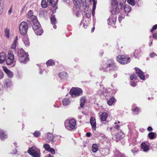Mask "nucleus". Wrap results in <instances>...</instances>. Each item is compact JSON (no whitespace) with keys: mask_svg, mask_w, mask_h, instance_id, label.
<instances>
[{"mask_svg":"<svg viewBox=\"0 0 157 157\" xmlns=\"http://www.w3.org/2000/svg\"><path fill=\"white\" fill-rule=\"evenodd\" d=\"M126 0H112L111 4L112 7L111 13L117 14L121 10L124 9L125 12H128L131 10V6L128 5H125Z\"/></svg>","mask_w":157,"mask_h":157,"instance_id":"f257e3e1","label":"nucleus"},{"mask_svg":"<svg viewBox=\"0 0 157 157\" xmlns=\"http://www.w3.org/2000/svg\"><path fill=\"white\" fill-rule=\"evenodd\" d=\"M18 60L21 63H25L28 62L29 58L28 55L22 49H19L17 52Z\"/></svg>","mask_w":157,"mask_h":157,"instance_id":"f03ea898","label":"nucleus"},{"mask_svg":"<svg viewBox=\"0 0 157 157\" xmlns=\"http://www.w3.org/2000/svg\"><path fill=\"white\" fill-rule=\"evenodd\" d=\"M33 24L32 25L33 28L36 34L37 35H41L43 33V31L42 28L40 27V25L39 22L36 20L34 19L33 21Z\"/></svg>","mask_w":157,"mask_h":157,"instance_id":"7ed1b4c3","label":"nucleus"},{"mask_svg":"<svg viewBox=\"0 0 157 157\" xmlns=\"http://www.w3.org/2000/svg\"><path fill=\"white\" fill-rule=\"evenodd\" d=\"M76 121L74 119L67 120L64 122L65 127L69 130L71 131L75 128Z\"/></svg>","mask_w":157,"mask_h":157,"instance_id":"20e7f679","label":"nucleus"},{"mask_svg":"<svg viewBox=\"0 0 157 157\" xmlns=\"http://www.w3.org/2000/svg\"><path fill=\"white\" fill-rule=\"evenodd\" d=\"M117 69L116 66L113 63L111 62V63L107 64V66H104L100 68L101 71H107L110 70H116Z\"/></svg>","mask_w":157,"mask_h":157,"instance_id":"39448f33","label":"nucleus"},{"mask_svg":"<svg viewBox=\"0 0 157 157\" xmlns=\"http://www.w3.org/2000/svg\"><path fill=\"white\" fill-rule=\"evenodd\" d=\"M19 31L20 34L23 35H25L28 30V25L27 23L25 21H22L19 26Z\"/></svg>","mask_w":157,"mask_h":157,"instance_id":"423d86ee","label":"nucleus"},{"mask_svg":"<svg viewBox=\"0 0 157 157\" xmlns=\"http://www.w3.org/2000/svg\"><path fill=\"white\" fill-rule=\"evenodd\" d=\"M5 61L6 64L8 65H13L14 62V56L11 51H9Z\"/></svg>","mask_w":157,"mask_h":157,"instance_id":"0eeeda50","label":"nucleus"},{"mask_svg":"<svg viewBox=\"0 0 157 157\" xmlns=\"http://www.w3.org/2000/svg\"><path fill=\"white\" fill-rule=\"evenodd\" d=\"M82 91L79 88H72L70 91V94L73 97H76L82 94Z\"/></svg>","mask_w":157,"mask_h":157,"instance_id":"6e6552de","label":"nucleus"},{"mask_svg":"<svg viewBox=\"0 0 157 157\" xmlns=\"http://www.w3.org/2000/svg\"><path fill=\"white\" fill-rule=\"evenodd\" d=\"M28 152L34 157H40V151L35 147H32L28 151Z\"/></svg>","mask_w":157,"mask_h":157,"instance_id":"1a4fd4ad","label":"nucleus"},{"mask_svg":"<svg viewBox=\"0 0 157 157\" xmlns=\"http://www.w3.org/2000/svg\"><path fill=\"white\" fill-rule=\"evenodd\" d=\"M117 60L120 63L122 64H127L129 62L130 58L124 55H119L117 57Z\"/></svg>","mask_w":157,"mask_h":157,"instance_id":"9d476101","label":"nucleus"},{"mask_svg":"<svg viewBox=\"0 0 157 157\" xmlns=\"http://www.w3.org/2000/svg\"><path fill=\"white\" fill-rule=\"evenodd\" d=\"M43 139L47 142L52 141L54 142V136L52 134L50 133H48L45 134L44 136L43 137Z\"/></svg>","mask_w":157,"mask_h":157,"instance_id":"9b49d317","label":"nucleus"},{"mask_svg":"<svg viewBox=\"0 0 157 157\" xmlns=\"http://www.w3.org/2000/svg\"><path fill=\"white\" fill-rule=\"evenodd\" d=\"M112 15H110L108 20V23L109 25H112L114 24L116 22V19L117 17L116 15H114V14H113Z\"/></svg>","mask_w":157,"mask_h":157,"instance_id":"f8f14e48","label":"nucleus"},{"mask_svg":"<svg viewBox=\"0 0 157 157\" xmlns=\"http://www.w3.org/2000/svg\"><path fill=\"white\" fill-rule=\"evenodd\" d=\"M135 69L136 74L140 79L142 80H144L145 77L144 73L138 67H135Z\"/></svg>","mask_w":157,"mask_h":157,"instance_id":"ddd939ff","label":"nucleus"},{"mask_svg":"<svg viewBox=\"0 0 157 157\" xmlns=\"http://www.w3.org/2000/svg\"><path fill=\"white\" fill-rule=\"evenodd\" d=\"M50 20L51 23L52 24L54 25L53 28L55 29H56L57 28L56 26L55 25L57 23L56 19L55 17V16L53 14H52L51 15L50 18Z\"/></svg>","mask_w":157,"mask_h":157,"instance_id":"4468645a","label":"nucleus"},{"mask_svg":"<svg viewBox=\"0 0 157 157\" xmlns=\"http://www.w3.org/2000/svg\"><path fill=\"white\" fill-rule=\"evenodd\" d=\"M90 123L92 126V129L95 130L96 129V122L95 119L93 117H91L90 120Z\"/></svg>","mask_w":157,"mask_h":157,"instance_id":"2eb2a0df","label":"nucleus"},{"mask_svg":"<svg viewBox=\"0 0 157 157\" xmlns=\"http://www.w3.org/2000/svg\"><path fill=\"white\" fill-rule=\"evenodd\" d=\"M3 70L9 77L12 78L13 77V73L11 71L9 70L6 67H4Z\"/></svg>","mask_w":157,"mask_h":157,"instance_id":"dca6fc26","label":"nucleus"},{"mask_svg":"<svg viewBox=\"0 0 157 157\" xmlns=\"http://www.w3.org/2000/svg\"><path fill=\"white\" fill-rule=\"evenodd\" d=\"M4 86L7 88L11 87L12 86V82L10 79H6L4 81Z\"/></svg>","mask_w":157,"mask_h":157,"instance_id":"f3484780","label":"nucleus"},{"mask_svg":"<svg viewBox=\"0 0 157 157\" xmlns=\"http://www.w3.org/2000/svg\"><path fill=\"white\" fill-rule=\"evenodd\" d=\"M6 55L5 52H2L0 53V63H3L5 60Z\"/></svg>","mask_w":157,"mask_h":157,"instance_id":"a211bd4d","label":"nucleus"},{"mask_svg":"<svg viewBox=\"0 0 157 157\" xmlns=\"http://www.w3.org/2000/svg\"><path fill=\"white\" fill-rule=\"evenodd\" d=\"M141 52L140 49H137L135 50L133 53V55L136 58L139 59V57L140 56Z\"/></svg>","mask_w":157,"mask_h":157,"instance_id":"6ab92c4d","label":"nucleus"},{"mask_svg":"<svg viewBox=\"0 0 157 157\" xmlns=\"http://www.w3.org/2000/svg\"><path fill=\"white\" fill-rule=\"evenodd\" d=\"M18 40V37L17 36L13 41V43L12 45L11 46V48L13 49H14V50H15L16 49V48L17 45V40Z\"/></svg>","mask_w":157,"mask_h":157,"instance_id":"aec40b11","label":"nucleus"},{"mask_svg":"<svg viewBox=\"0 0 157 157\" xmlns=\"http://www.w3.org/2000/svg\"><path fill=\"white\" fill-rule=\"evenodd\" d=\"M148 136L151 139H153L156 138L157 137V134L153 132H149L148 134Z\"/></svg>","mask_w":157,"mask_h":157,"instance_id":"412c9836","label":"nucleus"},{"mask_svg":"<svg viewBox=\"0 0 157 157\" xmlns=\"http://www.w3.org/2000/svg\"><path fill=\"white\" fill-rule=\"evenodd\" d=\"M108 117V114L105 112L103 113L100 116L101 119L102 121H104L106 120Z\"/></svg>","mask_w":157,"mask_h":157,"instance_id":"4be33fe9","label":"nucleus"},{"mask_svg":"<svg viewBox=\"0 0 157 157\" xmlns=\"http://www.w3.org/2000/svg\"><path fill=\"white\" fill-rule=\"evenodd\" d=\"M124 156L123 154L121 153L120 151H115L114 154V157H124Z\"/></svg>","mask_w":157,"mask_h":157,"instance_id":"5701e85b","label":"nucleus"},{"mask_svg":"<svg viewBox=\"0 0 157 157\" xmlns=\"http://www.w3.org/2000/svg\"><path fill=\"white\" fill-rule=\"evenodd\" d=\"M7 138L6 135L4 133L3 130H0V138L2 140L4 139Z\"/></svg>","mask_w":157,"mask_h":157,"instance_id":"b1692460","label":"nucleus"},{"mask_svg":"<svg viewBox=\"0 0 157 157\" xmlns=\"http://www.w3.org/2000/svg\"><path fill=\"white\" fill-rule=\"evenodd\" d=\"M86 101L85 97H82L80 99V106L81 108H82L84 105V103Z\"/></svg>","mask_w":157,"mask_h":157,"instance_id":"393cba45","label":"nucleus"},{"mask_svg":"<svg viewBox=\"0 0 157 157\" xmlns=\"http://www.w3.org/2000/svg\"><path fill=\"white\" fill-rule=\"evenodd\" d=\"M141 146L142 148L145 151H147L149 149L148 147L145 143H142Z\"/></svg>","mask_w":157,"mask_h":157,"instance_id":"a878e982","label":"nucleus"},{"mask_svg":"<svg viewBox=\"0 0 157 157\" xmlns=\"http://www.w3.org/2000/svg\"><path fill=\"white\" fill-rule=\"evenodd\" d=\"M93 2V6L92 9V14L93 16L94 14V11L96 9V5L97 4V2L95 1V0H92Z\"/></svg>","mask_w":157,"mask_h":157,"instance_id":"bb28decb","label":"nucleus"},{"mask_svg":"<svg viewBox=\"0 0 157 157\" xmlns=\"http://www.w3.org/2000/svg\"><path fill=\"white\" fill-rule=\"evenodd\" d=\"M115 98L114 97H111L107 101V103L108 105H112L114 102Z\"/></svg>","mask_w":157,"mask_h":157,"instance_id":"cd10ccee","label":"nucleus"},{"mask_svg":"<svg viewBox=\"0 0 157 157\" xmlns=\"http://www.w3.org/2000/svg\"><path fill=\"white\" fill-rule=\"evenodd\" d=\"M46 64L48 66H53L55 65V63L53 60L50 59L46 62Z\"/></svg>","mask_w":157,"mask_h":157,"instance_id":"c85d7f7f","label":"nucleus"},{"mask_svg":"<svg viewBox=\"0 0 157 157\" xmlns=\"http://www.w3.org/2000/svg\"><path fill=\"white\" fill-rule=\"evenodd\" d=\"M62 102L63 105L66 106L70 103V101L68 98H64L63 99Z\"/></svg>","mask_w":157,"mask_h":157,"instance_id":"c756f323","label":"nucleus"},{"mask_svg":"<svg viewBox=\"0 0 157 157\" xmlns=\"http://www.w3.org/2000/svg\"><path fill=\"white\" fill-rule=\"evenodd\" d=\"M92 151L93 152L95 153L96 152L98 149V145L96 144H94L92 146Z\"/></svg>","mask_w":157,"mask_h":157,"instance_id":"7c9ffc66","label":"nucleus"},{"mask_svg":"<svg viewBox=\"0 0 157 157\" xmlns=\"http://www.w3.org/2000/svg\"><path fill=\"white\" fill-rule=\"evenodd\" d=\"M124 136V134L123 132H120V134L119 133H117V134L116 135V138L117 139H120L121 138H123V137Z\"/></svg>","mask_w":157,"mask_h":157,"instance_id":"2f4dec72","label":"nucleus"},{"mask_svg":"<svg viewBox=\"0 0 157 157\" xmlns=\"http://www.w3.org/2000/svg\"><path fill=\"white\" fill-rule=\"evenodd\" d=\"M24 43L26 47H28L29 45V40L27 38H25L23 39Z\"/></svg>","mask_w":157,"mask_h":157,"instance_id":"473e14b6","label":"nucleus"},{"mask_svg":"<svg viewBox=\"0 0 157 157\" xmlns=\"http://www.w3.org/2000/svg\"><path fill=\"white\" fill-rule=\"evenodd\" d=\"M59 76L62 78L66 77L67 76V73L65 72H61L59 74Z\"/></svg>","mask_w":157,"mask_h":157,"instance_id":"72a5a7b5","label":"nucleus"},{"mask_svg":"<svg viewBox=\"0 0 157 157\" xmlns=\"http://www.w3.org/2000/svg\"><path fill=\"white\" fill-rule=\"evenodd\" d=\"M41 5L43 8H45L47 7V5L45 0H42L41 2Z\"/></svg>","mask_w":157,"mask_h":157,"instance_id":"f704fd0d","label":"nucleus"},{"mask_svg":"<svg viewBox=\"0 0 157 157\" xmlns=\"http://www.w3.org/2000/svg\"><path fill=\"white\" fill-rule=\"evenodd\" d=\"M43 147L46 150L48 151L51 148V147L49 144H46L43 145Z\"/></svg>","mask_w":157,"mask_h":157,"instance_id":"c9c22d12","label":"nucleus"},{"mask_svg":"<svg viewBox=\"0 0 157 157\" xmlns=\"http://www.w3.org/2000/svg\"><path fill=\"white\" fill-rule=\"evenodd\" d=\"M34 136L36 137H38L40 136V133L39 131H36L33 133Z\"/></svg>","mask_w":157,"mask_h":157,"instance_id":"e433bc0d","label":"nucleus"},{"mask_svg":"<svg viewBox=\"0 0 157 157\" xmlns=\"http://www.w3.org/2000/svg\"><path fill=\"white\" fill-rule=\"evenodd\" d=\"M127 2L129 4L133 6H134L135 4V0H127Z\"/></svg>","mask_w":157,"mask_h":157,"instance_id":"4c0bfd02","label":"nucleus"},{"mask_svg":"<svg viewBox=\"0 0 157 157\" xmlns=\"http://www.w3.org/2000/svg\"><path fill=\"white\" fill-rule=\"evenodd\" d=\"M5 34L6 36L9 37L10 35V30L8 29H6L5 31Z\"/></svg>","mask_w":157,"mask_h":157,"instance_id":"58836bf2","label":"nucleus"},{"mask_svg":"<svg viewBox=\"0 0 157 157\" xmlns=\"http://www.w3.org/2000/svg\"><path fill=\"white\" fill-rule=\"evenodd\" d=\"M74 3L75 5H78L81 2L82 0H73Z\"/></svg>","mask_w":157,"mask_h":157,"instance_id":"ea45409f","label":"nucleus"},{"mask_svg":"<svg viewBox=\"0 0 157 157\" xmlns=\"http://www.w3.org/2000/svg\"><path fill=\"white\" fill-rule=\"evenodd\" d=\"M48 151L51 152L53 154H55L56 153L55 150V149L51 147L50 148V149Z\"/></svg>","mask_w":157,"mask_h":157,"instance_id":"a19ab883","label":"nucleus"},{"mask_svg":"<svg viewBox=\"0 0 157 157\" xmlns=\"http://www.w3.org/2000/svg\"><path fill=\"white\" fill-rule=\"evenodd\" d=\"M157 29V24L154 25L151 30V32H153L154 30Z\"/></svg>","mask_w":157,"mask_h":157,"instance_id":"79ce46f5","label":"nucleus"},{"mask_svg":"<svg viewBox=\"0 0 157 157\" xmlns=\"http://www.w3.org/2000/svg\"><path fill=\"white\" fill-rule=\"evenodd\" d=\"M124 16L122 15L121 16L120 15L119 16V17H118V20L120 22V21L123 19H124Z\"/></svg>","mask_w":157,"mask_h":157,"instance_id":"37998d69","label":"nucleus"},{"mask_svg":"<svg viewBox=\"0 0 157 157\" xmlns=\"http://www.w3.org/2000/svg\"><path fill=\"white\" fill-rule=\"evenodd\" d=\"M136 77V75L133 74H131L130 77V78L131 80H132L133 79V78H135Z\"/></svg>","mask_w":157,"mask_h":157,"instance_id":"c03bdc74","label":"nucleus"},{"mask_svg":"<svg viewBox=\"0 0 157 157\" xmlns=\"http://www.w3.org/2000/svg\"><path fill=\"white\" fill-rule=\"evenodd\" d=\"M136 84L135 82L133 81H132L130 82V85L132 86H135L136 85Z\"/></svg>","mask_w":157,"mask_h":157,"instance_id":"a18cd8bd","label":"nucleus"},{"mask_svg":"<svg viewBox=\"0 0 157 157\" xmlns=\"http://www.w3.org/2000/svg\"><path fill=\"white\" fill-rule=\"evenodd\" d=\"M150 56L151 58H153L156 56V54L154 52L151 53L150 54Z\"/></svg>","mask_w":157,"mask_h":157,"instance_id":"49530a36","label":"nucleus"},{"mask_svg":"<svg viewBox=\"0 0 157 157\" xmlns=\"http://www.w3.org/2000/svg\"><path fill=\"white\" fill-rule=\"evenodd\" d=\"M138 110H139V108L138 107H136L134 109V112H135V114H137L138 113Z\"/></svg>","mask_w":157,"mask_h":157,"instance_id":"de8ad7c7","label":"nucleus"},{"mask_svg":"<svg viewBox=\"0 0 157 157\" xmlns=\"http://www.w3.org/2000/svg\"><path fill=\"white\" fill-rule=\"evenodd\" d=\"M3 76V72L0 71V79L2 78Z\"/></svg>","mask_w":157,"mask_h":157,"instance_id":"09e8293b","label":"nucleus"},{"mask_svg":"<svg viewBox=\"0 0 157 157\" xmlns=\"http://www.w3.org/2000/svg\"><path fill=\"white\" fill-rule=\"evenodd\" d=\"M53 0H48V3H49V5L51 6V5L53 3Z\"/></svg>","mask_w":157,"mask_h":157,"instance_id":"8fccbe9b","label":"nucleus"},{"mask_svg":"<svg viewBox=\"0 0 157 157\" xmlns=\"http://www.w3.org/2000/svg\"><path fill=\"white\" fill-rule=\"evenodd\" d=\"M32 14H33V12L31 10L29 11L28 13V15L29 16H30V15L32 16H33L34 17H35L34 16H33V15H32Z\"/></svg>","mask_w":157,"mask_h":157,"instance_id":"3c124183","label":"nucleus"},{"mask_svg":"<svg viewBox=\"0 0 157 157\" xmlns=\"http://www.w3.org/2000/svg\"><path fill=\"white\" fill-rule=\"evenodd\" d=\"M153 37L155 39H157V33H156L153 34Z\"/></svg>","mask_w":157,"mask_h":157,"instance_id":"603ef678","label":"nucleus"},{"mask_svg":"<svg viewBox=\"0 0 157 157\" xmlns=\"http://www.w3.org/2000/svg\"><path fill=\"white\" fill-rule=\"evenodd\" d=\"M85 15L88 18H89L90 17V14L89 13H86Z\"/></svg>","mask_w":157,"mask_h":157,"instance_id":"864d4df0","label":"nucleus"},{"mask_svg":"<svg viewBox=\"0 0 157 157\" xmlns=\"http://www.w3.org/2000/svg\"><path fill=\"white\" fill-rule=\"evenodd\" d=\"M147 130L148 131H152L153 130V129L151 127L149 126L147 128Z\"/></svg>","mask_w":157,"mask_h":157,"instance_id":"5fc2aeb1","label":"nucleus"},{"mask_svg":"<svg viewBox=\"0 0 157 157\" xmlns=\"http://www.w3.org/2000/svg\"><path fill=\"white\" fill-rule=\"evenodd\" d=\"M86 136L88 137H89L91 136V133L90 132H88L86 133Z\"/></svg>","mask_w":157,"mask_h":157,"instance_id":"6e6d98bb","label":"nucleus"},{"mask_svg":"<svg viewBox=\"0 0 157 157\" xmlns=\"http://www.w3.org/2000/svg\"><path fill=\"white\" fill-rule=\"evenodd\" d=\"M65 2L68 4H70L71 2L70 0H65Z\"/></svg>","mask_w":157,"mask_h":157,"instance_id":"4d7b16f0","label":"nucleus"},{"mask_svg":"<svg viewBox=\"0 0 157 157\" xmlns=\"http://www.w3.org/2000/svg\"><path fill=\"white\" fill-rule=\"evenodd\" d=\"M115 128L117 129H119V126L118 125H116Z\"/></svg>","mask_w":157,"mask_h":157,"instance_id":"13d9d810","label":"nucleus"},{"mask_svg":"<svg viewBox=\"0 0 157 157\" xmlns=\"http://www.w3.org/2000/svg\"><path fill=\"white\" fill-rule=\"evenodd\" d=\"M17 150L16 149H15V150L13 151V153L14 154H15L17 152Z\"/></svg>","mask_w":157,"mask_h":157,"instance_id":"bf43d9fd","label":"nucleus"},{"mask_svg":"<svg viewBox=\"0 0 157 157\" xmlns=\"http://www.w3.org/2000/svg\"><path fill=\"white\" fill-rule=\"evenodd\" d=\"M12 8H10V10H9L8 13L9 14H10L12 12Z\"/></svg>","mask_w":157,"mask_h":157,"instance_id":"052dcab7","label":"nucleus"},{"mask_svg":"<svg viewBox=\"0 0 157 157\" xmlns=\"http://www.w3.org/2000/svg\"><path fill=\"white\" fill-rule=\"evenodd\" d=\"M100 92H99V94H101L103 93V91L101 90H100Z\"/></svg>","mask_w":157,"mask_h":157,"instance_id":"680f3d73","label":"nucleus"},{"mask_svg":"<svg viewBox=\"0 0 157 157\" xmlns=\"http://www.w3.org/2000/svg\"><path fill=\"white\" fill-rule=\"evenodd\" d=\"M131 151L133 153H135L136 152H137V150H136V151H135L134 150H131Z\"/></svg>","mask_w":157,"mask_h":157,"instance_id":"e2e57ef3","label":"nucleus"},{"mask_svg":"<svg viewBox=\"0 0 157 157\" xmlns=\"http://www.w3.org/2000/svg\"><path fill=\"white\" fill-rule=\"evenodd\" d=\"M58 1V0H56V3H54V8H55V7L56 6L57 4V2Z\"/></svg>","mask_w":157,"mask_h":157,"instance_id":"0e129e2a","label":"nucleus"},{"mask_svg":"<svg viewBox=\"0 0 157 157\" xmlns=\"http://www.w3.org/2000/svg\"><path fill=\"white\" fill-rule=\"evenodd\" d=\"M87 25H86V24H84L83 25V26L85 28H86V27H87Z\"/></svg>","mask_w":157,"mask_h":157,"instance_id":"69168bd1","label":"nucleus"},{"mask_svg":"<svg viewBox=\"0 0 157 157\" xmlns=\"http://www.w3.org/2000/svg\"><path fill=\"white\" fill-rule=\"evenodd\" d=\"M117 76V74H115L113 75V77L114 78H116Z\"/></svg>","mask_w":157,"mask_h":157,"instance_id":"338daca9","label":"nucleus"},{"mask_svg":"<svg viewBox=\"0 0 157 157\" xmlns=\"http://www.w3.org/2000/svg\"><path fill=\"white\" fill-rule=\"evenodd\" d=\"M94 29H95L94 27H93V28H92V29H91V32H93L94 31Z\"/></svg>","mask_w":157,"mask_h":157,"instance_id":"774afa93","label":"nucleus"}]
</instances>
